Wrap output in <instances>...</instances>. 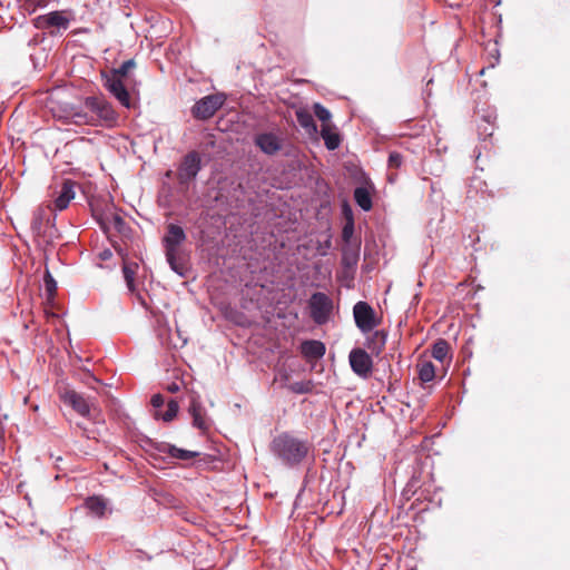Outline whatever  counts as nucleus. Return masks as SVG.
Here are the masks:
<instances>
[{
	"instance_id": "cd10ccee",
	"label": "nucleus",
	"mask_w": 570,
	"mask_h": 570,
	"mask_svg": "<svg viewBox=\"0 0 570 570\" xmlns=\"http://www.w3.org/2000/svg\"><path fill=\"white\" fill-rule=\"evenodd\" d=\"M43 282L48 299H53L57 293V282L48 269H46Z\"/></svg>"
},
{
	"instance_id": "7ed1b4c3",
	"label": "nucleus",
	"mask_w": 570,
	"mask_h": 570,
	"mask_svg": "<svg viewBox=\"0 0 570 570\" xmlns=\"http://www.w3.org/2000/svg\"><path fill=\"white\" fill-rule=\"evenodd\" d=\"M311 449L306 440H301L289 433H282L272 442L273 453L286 465H298Z\"/></svg>"
},
{
	"instance_id": "a211bd4d",
	"label": "nucleus",
	"mask_w": 570,
	"mask_h": 570,
	"mask_svg": "<svg viewBox=\"0 0 570 570\" xmlns=\"http://www.w3.org/2000/svg\"><path fill=\"white\" fill-rule=\"evenodd\" d=\"M321 136L324 139L325 146L328 150H335L340 147L341 137L333 125L322 126Z\"/></svg>"
},
{
	"instance_id": "ddd939ff",
	"label": "nucleus",
	"mask_w": 570,
	"mask_h": 570,
	"mask_svg": "<svg viewBox=\"0 0 570 570\" xmlns=\"http://www.w3.org/2000/svg\"><path fill=\"white\" fill-rule=\"evenodd\" d=\"M76 183L70 179L63 180L61 185V189L58 193V196L55 198V208L58 210H63L68 207L69 203L75 198V188Z\"/></svg>"
},
{
	"instance_id": "6e6552de",
	"label": "nucleus",
	"mask_w": 570,
	"mask_h": 570,
	"mask_svg": "<svg viewBox=\"0 0 570 570\" xmlns=\"http://www.w3.org/2000/svg\"><path fill=\"white\" fill-rule=\"evenodd\" d=\"M202 168V159L197 151H189L183 158L178 170L177 179L179 184H188L193 181Z\"/></svg>"
},
{
	"instance_id": "4be33fe9",
	"label": "nucleus",
	"mask_w": 570,
	"mask_h": 570,
	"mask_svg": "<svg viewBox=\"0 0 570 570\" xmlns=\"http://www.w3.org/2000/svg\"><path fill=\"white\" fill-rule=\"evenodd\" d=\"M297 122L308 132H316L317 127L309 111L299 109L296 111Z\"/></svg>"
},
{
	"instance_id": "473e14b6",
	"label": "nucleus",
	"mask_w": 570,
	"mask_h": 570,
	"mask_svg": "<svg viewBox=\"0 0 570 570\" xmlns=\"http://www.w3.org/2000/svg\"><path fill=\"white\" fill-rule=\"evenodd\" d=\"M402 155L396 151H393L389 156V166L393 168H399L402 165Z\"/></svg>"
},
{
	"instance_id": "c756f323",
	"label": "nucleus",
	"mask_w": 570,
	"mask_h": 570,
	"mask_svg": "<svg viewBox=\"0 0 570 570\" xmlns=\"http://www.w3.org/2000/svg\"><path fill=\"white\" fill-rule=\"evenodd\" d=\"M315 116L322 121V126L332 125L331 124V112L321 104H315L314 107Z\"/></svg>"
},
{
	"instance_id": "4468645a",
	"label": "nucleus",
	"mask_w": 570,
	"mask_h": 570,
	"mask_svg": "<svg viewBox=\"0 0 570 570\" xmlns=\"http://www.w3.org/2000/svg\"><path fill=\"white\" fill-rule=\"evenodd\" d=\"M360 259V242L347 244L342 249V265L347 269H354Z\"/></svg>"
},
{
	"instance_id": "72a5a7b5",
	"label": "nucleus",
	"mask_w": 570,
	"mask_h": 570,
	"mask_svg": "<svg viewBox=\"0 0 570 570\" xmlns=\"http://www.w3.org/2000/svg\"><path fill=\"white\" fill-rule=\"evenodd\" d=\"M43 215L45 213L43 212H39L33 220H32V228L33 230H36L38 234L41 233V224H42V219H43Z\"/></svg>"
},
{
	"instance_id": "1a4fd4ad",
	"label": "nucleus",
	"mask_w": 570,
	"mask_h": 570,
	"mask_svg": "<svg viewBox=\"0 0 570 570\" xmlns=\"http://www.w3.org/2000/svg\"><path fill=\"white\" fill-rule=\"evenodd\" d=\"M348 361L352 371L362 379L371 376L373 371V361L371 355L363 348L356 347L350 352Z\"/></svg>"
},
{
	"instance_id": "39448f33",
	"label": "nucleus",
	"mask_w": 570,
	"mask_h": 570,
	"mask_svg": "<svg viewBox=\"0 0 570 570\" xmlns=\"http://www.w3.org/2000/svg\"><path fill=\"white\" fill-rule=\"evenodd\" d=\"M226 101L224 94H213L199 99L191 108V115L198 120H207L222 108Z\"/></svg>"
},
{
	"instance_id": "5701e85b",
	"label": "nucleus",
	"mask_w": 570,
	"mask_h": 570,
	"mask_svg": "<svg viewBox=\"0 0 570 570\" xmlns=\"http://www.w3.org/2000/svg\"><path fill=\"white\" fill-rule=\"evenodd\" d=\"M138 268L137 263H125L122 266L124 278L128 289L134 293L136 291L135 276Z\"/></svg>"
},
{
	"instance_id": "c9c22d12",
	"label": "nucleus",
	"mask_w": 570,
	"mask_h": 570,
	"mask_svg": "<svg viewBox=\"0 0 570 570\" xmlns=\"http://www.w3.org/2000/svg\"><path fill=\"white\" fill-rule=\"evenodd\" d=\"M167 390L170 392V393H176L178 390H179V386L178 384L176 383H171L167 386Z\"/></svg>"
},
{
	"instance_id": "0eeeda50",
	"label": "nucleus",
	"mask_w": 570,
	"mask_h": 570,
	"mask_svg": "<svg viewBox=\"0 0 570 570\" xmlns=\"http://www.w3.org/2000/svg\"><path fill=\"white\" fill-rule=\"evenodd\" d=\"M104 87L126 108L131 107L130 95L126 88L125 80L107 71H101Z\"/></svg>"
},
{
	"instance_id": "a878e982",
	"label": "nucleus",
	"mask_w": 570,
	"mask_h": 570,
	"mask_svg": "<svg viewBox=\"0 0 570 570\" xmlns=\"http://www.w3.org/2000/svg\"><path fill=\"white\" fill-rule=\"evenodd\" d=\"M167 453L171 458L179 459V460H190V459L197 458L199 455V452L183 450L175 445H168Z\"/></svg>"
},
{
	"instance_id": "f3484780",
	"label": "nucleus",
	"mask_w": 570,
	"mask_h": 570,
	"mask_svg": "<svg viewBox=\"0 0 570 570\" xmlns=\"http://www.w3.org/2000/svg\"><path fill=\"white\" fill-rule=\"evenodd\" d=\"M302 354L309 360L321 358L325 354V345L321 341H305L301 346Z\"/></svg>"
},
{
	"instance_id": "f704fd0d",
	"label": "nucleus",
	"mask_w": 570,
	"mask_h": 570,
	"mask_svg": "<svg viewBox=\"0 0 570 570\" xmlns=\"http://www.w3.org/2000/svg\"><path fill=\"white\" fill-rule=\"evenodd\" d=\"M150 403L155 407V411H160V407L164 405L165 400L161 394H155L151 396Z\"/></svg>"
},
{
	"instance_id": "6ab92c4d",
	"label": "nucleus",
	"mask_w": 570,
	"mask_h": 570,
	"mask_svg": "<svg viewBox=\"0 0 570 570\" xmlns=\"http://www.w3.org/2000/svg\"><path fill=\"white\" fill-rule=\"evenodd\" d=\"M86 508L97 515L98 518H101L105 515V511L107 509V503L101 497H89L85 501Z\"/></svg>"
},
{
	"instance_id": "412c9836",
	"label": "nucleus",
	"mask_w": 570,
	"mask_h": 570,
	"mask_svg": "<svg viewBox=\"0 0 570 570\" xmlns=\"http://www.w3.org/2000/svg\"><path fill=\"white\" fill-rule=\"evenodd\" d=\"M354 199L363 210L367 212L372 208V197L370 191L365 187L355 188Z\"/></svg>"
},
{
	"instance_id": "f8f14e48",
	"label": "nucleus",
	"mask_w": 570,
	"mask_h": 570,
	"mask_svg": "<svg viewBox=\"0 0 570 570\" xmlns=\"http://www.w3.org/2000/svg\"><path fill=\"white\" fill-rule=\"evenodd\" d=\"M254 142L262 153L268 156L277 154L283 147L282 139L273 132H263L256 135Z\"/></svg>"
},
{
	"instance_id": "2eb2a0df",
	"label": "nucleus",
	"mask_w": 570,
	"mask_h": 570,
	"mask_svg": "<svg viewBox=\"0 0 570 570\" xmlns=\"http://www.w3.org/2000/svg\"><path fill=\"white\" fill-rule=\"evenodd\" d=\"M189 413L193 416V425L199 430H207L208 425L205 419V410L198 397L193 396L189 404Z\"/></svg>"
},
{
	"instance_id": "7c9ffc66",
	"label": "nucleus",
	"mask_w": 570,
	"mask_h": 570,
	"mask_svg": "<svg viewBox=\"0 0 570 570\" xmlns=\"http://www.w3.org/2000/svg\"><path fill=\"white\" fill-rule=\"evenodd\" d=\"M108 223L112 225V227L119 233H121L126 227L125 219L120 215L115 213L111 214L110 217H108Z\"/></svg>"
},
{
	"instance_id": "423d86ee",
	"label": "nucleus",
	"mask_w": 570,
	"mask_h": 570,
	"mask_svg": "<svg viewBox=\"0 0 570 570\" xmlns=\"http://www.w3.org/2000/svg\"><path fill=\"white\" fill-rule=\"evenodd\" d=\"M308 305L311 309V317L316 324L323 325L328 322L333 311V301L328 295L322 292H316L312 294Z\"/></svg>"
},
{
	"instance_id": "9d476101",
	"label": "nucleus",
	"mask_w": 570,
	"mask_h": 570,
	"mask_svg": "<svg viewBox=\"0 0 570 570\" xmlns=\"http://www.w3.org/2000/svg\"><path fill=\"white\" fill-rule=\"evenodd\" d=\"M353 315L356 326L364 333L371 332L377 325L375 312L366 302H357L353 307Z\"/></svg>"
},
{
	"instance_id": "dca6fc26",
	"label": "nucleus",
	"mask_w": 570,
	"mask_h": 570,
	"mask_svg": "<svg viewBox=\"0 0 570 570\" xmlns=\"http://www.w3.org/2000/svg\"><path fill=\"white\" fill-rule=\"evenodd\" d=\"M386 333L384 331L373 332L366 340L365 346L375 356H379L385 348Z\"/></svg>"
},
{
	"instance_id": "f257e3e1",
	"label": "nucleus",
	"mask_w": 570,
	"mask_h": 570,
	"mask_svg": "<svg viewBox=\"0 0 570 570\" xmlns=\"http://www.w3.org/2000/svg\"><path fill=\"white\" fill-rule=\"evenodd\" d=\"M85 108L89 111H77L72 115L76 125H90L112 128L118 125L119 115L111 102L104 96H89L83 100Z\"/></svg>"
},
{
	"instance_id": "f03ea898",
	"label": "nucleus",
	"mask_w": 570,
	"mask_h": 570,
	"mask_svg": "<svg viewBox=\"0 0 570 570\" xmlns=\"http://www.w3.org/2000/svg\"><path fill=\"white\" fill-rule=\"evenodd\" d=\"M186 238L187 236L183 227L174 223L167 225L166 234L163 238L166 259L170 268L180 276H184L187 271V259L181 250V245Z\"/></svg>"
},
{
	"instance_id": "aec40b11",
	"label": "nucleus",
	"mask_w": 570,
	"mask_h": 570,
	"mask_svg": "<svg viewBox=\"0 0 570 570\" xmlns=\"http://www.w3.org/2000/svg\"><path fill=\"white\" fill-rule=\"evenodd\" d=\"M449 352L450 345L443 338L438 340L432 346V356L441 363H444L446 360H451V357H449Z\"/></svg>"
},
{
	"instance_id": "20e7f679",
	"label": "nucleus",
	"mask_w": 570,
	"mask_h": 570,
	"mask_svg": "<svg viewBox=\"0 0 570 570\" xmlns=\"http://www.w3.org/2000/svg\"><path fill=\"white\" fill-rule=\"evenodd\" d=\"M59 397L83 417H91L92 413L98 412V407L92 400L85 397L75 390L66 387L59 392Z\"/></svg>"
},
{
	"instance_id": "2f4dec72",
	"label": "nucleus",
	"mask_w": 570,
	"mask_h": 570,
	"mask_svg": "<svg viewBox=\"0 0 570 570\" xmlns=\"http://www.w3.org/2000/svg\"><path fill=\"white\" fill-rule=\"evenodd\" d=\"M353 233H354V223L352 219H350L346 222V224L344 225V227L342 229V238H343L345 245L353 244L351 242Z\"/></svg>"
},
{
	"instance_id": "9b49d317",
	"label": "nucleus",
	"mask_w": 570,
	"mask_h": 570,
	"mask_svg": "<svg viewBox=\"0 0 570 570\" xmlns=\"http://www.w3.org/2000/svg\"><path fill=\"white\" fill-rule=\"evenodd\" d=\"M70 19L62 11H52L47 14L38 16L33 19V26L37 29H68Z\"/></svg>"
},
{
	"instance_id": "b1692460",
	"label": "nucleus",
	"mask_w": 570,
	"mask_h": 570,
	"mask_svg": "<svg viewBox=\"0 0 570 570\" xmlns=\"http://www.w3.org/2000/svg\"><path fill=\"white\" fill-rule=\"evenodd\" d=\"M178 410L179 405L177 401L171 399L167 403V410L165 412L155 411L154 416L155 419H161L165 422H170L176 417Z\"/></svg>"
},
{
	"instance_id": "bb28decb",
	"label": "nucleus",
	"mask_w": 570,
	"mask_h": 570,
	"mask_svg": "<svg viewBox=\"0 0 570 570\" xmlns=\"http://www.w3.org/2000/svg\"><path fill=\"white\" fill-rule=\"evenodd\" d=\"M135 67H136L135 60L129 59V60L122 62L121 66H119L118 68H112L108 72L125 80V78L128 76L129 71L131 69H134Z\"/></svg>"
},
{
	"instance_id": "c85d7f7f",
	"label": "nucleus",
	"mask_w": 570,
	"mask_h": 570,
	"mask_svg": "<svg viewBox=\"0 0 570 570\" xmlns=\"http://www.w3.org/2000/svg\"><path fill=\"white\" fill-rule=\"evenodd\" d=\"M314 387L312 381H301L292 383L288 389L296 394L311 393Z\"/></svg>"
},
{
	"instance_id": "393cba45",
	"label": "nucleus",
	"mask_w": 570,
	"mask_h": 570,
	"mask_svg": "<svg viewBox=\"0 0 570 570\" xmlns=\"http://www.w3.org/2000/svg\"><path fill=\"white\" fill-rule=\"evenodd\" d=\"M419 379L423 383L431 382L435 377V367L432 362L424 361L417 364Z\"/></svg>"
}]
</instances>
